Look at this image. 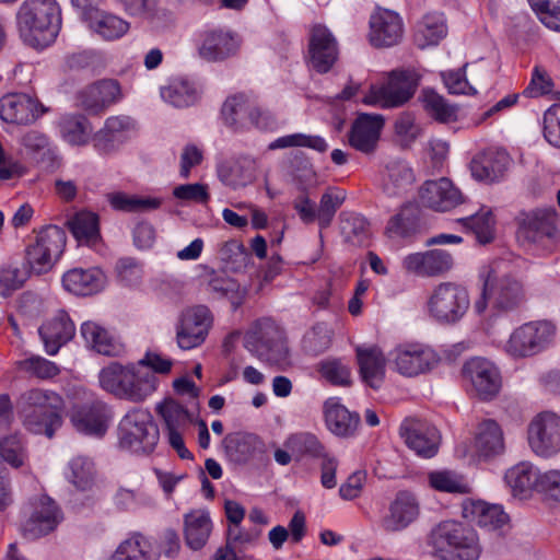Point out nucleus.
I'll list each match as a JSON object with an SVG mask.
<instances>
[{"label": "nucleus", "instance_id": "obj_15", "mask_svg": "<svg viewBox=\"0 0 560 560\" xmlns=\"http://www.w3.org/2000/svg\"><path fill=\"white\" fill-rule=\"evenodd\" d=\"M528 442L540 457H551L560 452V418L552 412L538 415L528 427Z\"/></svg>", "mask_w": 560, "mask_h": 560}, {"label": "nucleus", "instance_id": "obj_42", "mask_svg": "<svg viewBox=\"0 0 560 560\" xmlns=\"http://www.w3.org/2000/svg\"><path fill=\"white\" fill-rule=\"evenodd\" d=\"M108 560H158V555L144 536L133 534L117 546Z\"/></svg>", "mask_w": 560, "mask_h": 560}, {"label": "nucleus", "instance_id": "obj_57", "mask_svg": "<svg viewBox=\"0 0 560 560\" xmlns=\"http://www.w3.org/2000/svg\"><path fill=\"white\" fill-rule=\"evenodd\" d=\"M18 364L23 372L39 380H50L60 373V368L55 362L40 355H31Z\"/></svg>", "mask_w": 560, "mask_h": 560}, {"label": "nucleus", "instance_id": "obj_9", "mask_svg": "<svg viewBox=\"0 0 560 560\" xmlns=\"http://www.w3.org/2000/svg\"><path fill=\"white\" fill-rule=\"evenodd\" d=\"M246 348L260 360L270 364H289V349L283 331L270 319L257 322L245 337Z\"/></svg>", "mask_w": 560, "mask_h": 560}, {"label": "nucleus", "instance_id": "obj_41", "mask_svg": "<svg viewBox=\"0 0 560 560\" xmlns=\"http://www.w3.org/2000/svg\"><path fill=\"white\" fill-rule=\"evenodd\" d=\"M258 171V162L250 156H242L230 166L220 168L222 180L234 188L253 183Z\"/></svg>", "mask_w": 560, "mask_h": 560}, {"label": "nucleus", "instance_id": "obj_7", "mask_svg": "<svg viewBox=\"0 0 560 560\" xmlns=\"http://www.w3.org/2000/svg\"><path fill=\"white\" fill-rule=\"evenodd\" d=\"M470 298L467 289L453 281L439 283L428 299V312L440 324L454 325L467 313Z\"/></svg>", "mask_w": 560, "mask_h": 560}, {"label": "nucleus", "instance_id": "obj_51", "mask_svg": "<svg viewBox=\"0 0 560 560\" xmlns=\"http://www.w3.org/2000/svg\"><path fill=\"white\" fill-rule=\"evenodd\" d=\"M208 291L218 299H228L233 310H236L244 299V292L240 290L238 283L225 275L213 273L208 281Z\"/></svg>", "mask_w": 560, "mask_h": 560}, {"label": "nucleus", "instance_id": "obj_38", "mask_svg": "<svg viewBox=\"0 0 560 560\" xmlns=\"http://www.w3.org/2000/svg\"><path fill=\"white\" fill-rule=\"evenodd\" d=\"M466 380L470 383L471 395L481 400L490 398V361L486 358H472L463 368Z\"/></svg>", "mask_w": 560, "mask_h": 560}, {"label": "nucleus", "instance_id": "obj_49", "mask_svg": "<svg viewBox=\"0 0 560 560\" xmlns=\"http://www.w3.org/2000/svg\"><path fill=\"white\" fill-rule=\"evenodd\" d=\"M106 198L113 209L126 212L153 210L161 206L159 198L137 197L121 191L107 194Z\"/></svg>", "mask_w": 560, "mask_h": 560}, {"label": "nucleus", "instance_id": "obj_17", "mask_svg": "<svg viewBox=\"0 0 560 560\" xmlns=\"http://www.w3.org/2000/svg\"><path fill=\"white\" fill-rule=\"evenodd\" d=\"M46 112L36 97L26 93H9L0 98V118L9 124L32 125Z\"/></svg>", "mask_w": 560, "mask_h": 560}, {"label": "nucleus", "instance_id": "obj_1", "mask_svg": "<svg viewBox=\"0 0 560 560\" xmlns=\"http://www.w3.org/2000/svg\"><path fill=\"white\" fill-rule=\"evenodd\" d=\"M23 40L33 47H46L61 27V10L56 0H24L16 13Z\"/></svg>", "mask_w": 560, "mask_h": 560}, {"label": "nucleus", "instance_id": "obj_5", "mask_svg": "<svg viewBox=\"0 0 560 560\" xmlns=\"http://www.w3.org/2000/svg\"><path fill=\"white\" fill-rule=\"evenodd\" d=\"M420 77L411 69H396L387 74L386 81L372 86L363 103L382 108H397L408 103L415 95Z\"/></svg>", "mask_w": 560, "mask_h": 560}, {"label": "nucleus", "instance_id": "obj_32", "mask_svg": "<svg viewBox=\"0 0 560 560\" xmlns=\"http://www.w3.org/2000/svg\"><path fill=\"white\" fill-rule=\"evenodd\" d=\"M525 300L522 283L504 277L492 287V316L502 315L517 308Z\"/></svg>", "mask_w": 560, "mask_h": 560}, {"label": "nucleus", "instance_id": "obj_6", "mask_svg": "<svg viewBox=\"0 0 560 560\" xmlns=\"http://www.w3.org/2000/svg\"><path fill=\"white\" fill-rule=\"evenodd\" d=\"M557 327L549 320H532L515 328L504 345L512 358L534 357L553 345Z\"/></svg>", "mask_w": 560, "mask_h": 560}, {"label": "nucleus", "instance_id": "obj_18", "mask_svg": "<svg viewBox=\"0 0 560 560\" xmlns=\"http://www.w3.org/2000/svg\"><path fill=\"white\" fill-rule=\"evenodd\" d=\"M122 98L120 84L116 80L104 79L84 86L77 94V106L97 115Z\"/></svg>", "mask_w": 560, "mask_h": 560}, {"label": "nucleus", "instance_id": "obj_52", "mask_svg": "<svg viewBox=\"0 0 560 560\" xmlns=\"http://www.w3.org/2000/svg\"><path fill=\"white\" fill-rule=\"evenodd\" d=\"M341 218V233L345 240L354 246L364 245L370 237L366 219L357 213H342Z\"/></svg>", "mask_w": 560, "mask_h": 560}, {"label": "nucleus", "instance_id": "obj_19", "mask_svg": "<svg viewBox=\"0 0 560 560\" xmlns=\"http://www.w3.org/2000/svg\"><path fill=\"white\" fill-rule=\"evenodd\" d=\"M61 520V511L54 500L40 495L32 502V512L23 525V535L27 539H37L55 530Z\"/></svg>", "mask_w": 560, "mask_h": 560}, {"label": "nucleus", "instance_id": "obj_34", "mask_svg": "<svg viewBox=\"0 0 560 560\" xmlns=\"http://www.w3.org/2000/svg\"><path fill=\"white\" fill-rule=\"evenodd\" d=\"M63 288L77 295H91L100 292L105 284V275L98 268H73L62 277Z\"/></svg>", "mask_w": 560, "mask_h": 560}, {"label": "nucleus", "instance_id": "obj_23", "mask_svg": "<svg viewBox=\"0 0 560 560\" xmlns=\"http://www.w3.org/2000/svg\"><path fill=\"white\" fill-rule=\"evenodd\" d=\"M400 16L390 10L378 9L370 18V43L374 47H392L402 38Z\"/></svg>", "mask_w": 560, "mask_h": 560}, {"label": "nucleus", "instance_id": "obj_47", "mask_svg": "<svg viewBox=\"0 0 560 560\" xmlns=\"http://www.w3.org/2000/svg\"><path fill=\"white\" fill-rule=\"evenodd\" d=\"M68 226L81 243L93 244L100 237L98 217L91 211H80L69 221Z\"/></svg>", "mask_w": 560, "mask_h": 560}, {"label": "nucleus", "instance_id": "obj_29", "mask_svg": "<svg viewBox=\"0 0 560 560\" xmlns=\"http://www.w3.org/2000/svg\"><path fill=\"white\" fill-rule=\"evenodd\" d=\"M89 28L106 40L124 36L129 30V23L118 15L100 10L97 7L80 12Z\"/></svg>", "mask_w": 560, "mask_h": 560}, {"label": "nucleus", "instance_id": "obj_62", "mask_svg": "<svg viewBox=\"0 0 560 560\" xmlns=\"http://www.w3.org/2000/svg\"><path fill=\"white\" fill-rule=\"evenodd\" d=\"M30 270L25 267L9 265L0 269V295L7 296L19 290L30 277Z\"/></svg>", "mask_w": 560, "mask_h": 560}, {"label": "nucleus", "instance_id": "obj_30", "mask_svg": "<svg viewBox=\"0 0 560 560\" xmlns=\"http://www.w3.org/2000/svg\"><path fill=\"white\" fill-rule=\"evenodd\" d=\"M415 174L407 162L396 159L386 164L382 190L389 198H400L412 189Z\"/></svg>", "mask_w": 560, "mask_h": 560}, {"label": "nucleus", "instance_id": "obj_31", "mask_svg": "<svg viewBox=\"0 0 560 560\" xmlns=\"http://www.w3.org/2000/svg\"><path fill=\"white\" fill-rule=\"evenodd\" d=\"M222 446L229 460L234 464H246L264 452L260 439L246 432L228 434L222 441Z\"/></svg>", "mask_w": 560, "mask_h": 560}, {"label": "nucleus", "instance_id": "obj_44", "mask_svg": "<svg viewBox=\"0 0 560 560\" xmlns=\"http://www.w3.org/2000/svg\"><path fill=\"white\" fill-rule=\"evenodd\" d=\"M159 378L152 372L133 365V380L124 389L121 399L141 402L156 390Z\"/></svg>", "mask_w": 560, "mask_h": 560}, {"label": "nucleus", "instance_id": "obj_60", "mask_svg": "<svg viewBox=\"0 0 560 560\" xmlns=\"http://www.w3.org/2000/svg\"><path fill=\"white\" fill-rule=\"evenodd\" d=\"M290 147H305L318 152H325L328 149V144L324 138L304 133H293L280 137L269 145L272 150Z\"/></svg>", "mask_w": 560, "mask_h": 560}, {"label": "nucleus", "instance_id": "obj_59", "mask_svg": "<svg viewBox=\"0 0 560 560\" xmlns=\"http://www.w3.org/2000/svg\"><path fill=\"white\" fill-rule=\"evenodd\" d=\"M538 20L549 30L560 32V0H527Z\"/></svg>", "mask_w": 560, "mask_h": 560}, {"label": "nucleus", "instance_id": "obj_27", "mask_svg": "<svg viewBox=\"0 0 560 560\" xmlns=\"http://www.w3.org/2000/svg\"><path fill=\"white\" fill-rule=\"evenodd\" d=\"M541 471L530 462H520L504 472V482L515 498L528 499L538 490Z\"/></svg>", "mask_w": 560, "mask_h": 560}, {"label": "nucleus", "instance_id": "obj_37", "mask_svg": "<svg viewBox=\"0 0 560 560\" xmlns=\"http://www.w3.org/2000/svg\"><path fill=\"white\" fill-rule=\"evenodd\" d=\"M185 540L189 548L201 549L209 539L212 522L207 511L195 510L184 517Z\"/></svg>", "mask_w": 560, "mask_h": 560}, {"label": "nucleus", "instance_id": "obj_56", "mask_svg": "<svg viewBox=\"0 0 560 560\" xmlns=\"http://www.w3.org/2000/svg\"><path fill=\"white\" fill-rule=\"evenodd\" d=\"M422 104L424 109L436 120L446 122L453 121L457 117V108L432 90L422 92Z\"/></svg>", "mask_w": 560, "mask_h": 560}, {"label": "nucleus", "instance_id": "obj_10", "mask_svg": "<svg viewBox=\"0 0 560 560\" xmlns=\"http://www.w3.org/2000/svg\"><path fill=\"white\" fill-rule=\"evenodd\" d=\"M66 245V233L57 225L42 229L35 242L25 249V267L30 273L42 275L49 271Z\"/></svg>", "mask_w": 560, "mask_h": 560}, {"label": "nucleus", "instance_id": "obj_63", "mask_svg": "<svg viewBox=\"0 0 560 560\" xmlns=\"http://www.w3.org/2000/svg\"><path fill=\"white\" fill-rule=\"evenodd\" d=\"M537 493L548 504L560 506V469L541 472Z\"/></svg>", "mask_w": 560, "mask_h": 560}, {"label": "nucleus", "instance_id": "obj_3", "mask_svg": "<svg viewBox=\"0 0 560 560\" xmlns=\"http://www.w3.org/2000/svg\"><path fill=\"white\" fill-rule=\"evenodd\" d=\"M63 400L59 394L44 388L24 392L18 408L24 427L35 434L51 439L62 424L61 410Z\"/></svg>", "mask_w": 560, "mask_h": 560}, {"label": "nucleus", "instance_id": "obj_58", "mask_svg": "<svg viewBox=\"0 0 560 560\" xmlns=\"http://www.w3.org/2000/svg\"><path fill=\"white\" fill-rule=\"evenodd\" d=\"M69 468L68 479L78 489L86 490L92 487L94 481V464L90 458L84 456L74 457L70 462Z\"/></svg>", "mask_w": 560, "mask_h": 560}, {"label": "nucleus", "instance_id": "obj_36", "mask_svg": "<svg viewBox=\"0 0 560 560\" xmlns=\"http://www.w3.org/2000/svg\"><path fill=\"white\" fill-rule=\"evenodd\" d=\"M135 130V121L128 116H112L94 136V145L102 152H109L126 140Z\"/></svg>", "mask_w": 560, "mask_h": 560}, {"label": "nucleus", "instance_id": "obj_2", "mask_svg": "<svg viewBox=\"0 0 560 560\" xmlns=\"http://www.w3.org/2000/svg\"><path fill=\"white\" fill-rule=\"evenodd\" d=\"M427 545L436 560H478L482 552L477 533L456 521H443L434 526Z\"/></svg>", "mask_w": 560, "mask_h": 560}, {"label": "nucleus", "instance_id": "obj_20", "mask_svg": "<svg viewBox=\"0 0 560 560\" xmlns=\"http://www.w3.org/2000/svg\"><path fill=\"white\" fill-rule=\"evenodd\" d=\"M419 202L422 207L445 212L464 202L460 190L446 177L427 180L419 189Z\"/></svg>", "mask_w": 560, "mask_h": 560}, {"label": "nucleus", "instance_id": "obj_33", "mask_svg": "<svg viewBox=\"0 0 560 560\" xmlns=\"http://www.w3.org/2000/svg\"><path fill=\"white\" fill-rule=\"evenodd\" d=\"M325 422L328 430L338 436L352 435L360 423V416L349 411L338 398L331 397L324 405Z\"/></svg>", "mask_w": 560, "mask_h": 560}, {"label": "nucleus", "instance_id": "obj_45", "mask_svg": "<svg viewBox=\"0 0 560 560\" xmlns=\"http://www.w3.org/2000/svg\"><path fill=\"white\" fill-rule=\"evenodd\" d=\"M161 97L177 108H184L197 103L200 92L187 80H174L161 89Z\"/></svg>", "mask_w": 560, "mask_h": 560}, {"label": "nucleus", "instance_id": "obj_25", "mask_svg": "<svg viewBox=\"0 0 560 560\" xmlns=\"http://www.w3.org/2000/svg\"><path fill=\"white\" fill-rule=\"evenodd\" d=\"M420 514V505L416 495L409 491H399L390 503L388 514L381 523L387 533L404 530L413 523Z\"/></svg>", "mask_w": 560, "mask_h": 560}, {"label": "nucleus", "instance_id": "obj_35", "mask_svg": "<svg viewBox=\"0 0 560 560\" xmlns=\"http://www.w3.org/2000/svg\"><path fill=\"white\" fill-rule=\"evenodd\" d=\"M357 360L363 381L371 387L377 388L385 376L386 358L376 346L357 347Z\"/></svg>", "mask_w": 560, "mask_h": 560}, {"label": "nucleus", "instance_id": "obj_54", "mask_svg": "<svg viewBox=\"0 0 560 560\" xmlns=\"http://www.w3.org/2000/svg\"><path fill=\"white\" fill-rule=\"evenodd\" d=\"M346 200V192L339 188H328L320 197L318 211V225L320 229L328 228Z\"/></svg>", "mask_w": 560, "mask_h": 560}, {"label": "nucleus", "instance_id": "obj_61", "mask_svg": "<svg viewBox=\"0 0 560 560\" xmlns=\"http://www.w3.org/2000/svg\"><path fill=\"white\" fill-rule=\"evenodd\" d=\"M167 430L184 429L189 423L188 411L173 399L165 400L158 407Z\"/></svg>", "mask_w": 560, "mask_h": 560}, {"label": "nucleus", "instance_id": "obj_55", "mask_svg": "<svg viewBox=\"0 0 560 560\" xmlns=\"http://www.w3.org/2000/svg\"><path fill=\"white\" fill-rule=\"evenodd\" d=\"M463 228L471 233L480 245L490 242V209L481 207V209L465 218L458 219Z\"/></svg>", "mask_w": 560, "mask_h": 560}, {"label": "nucleus", "instance_id": "obj_43", "mask_svg": "<svg viewBox=\"0 0 560 560\" xmlns=\"http://www.w3.org/2000/svg\"><path fill=\"white\" fill-rule=\"evenodd\" d=\"M81 335L85 342L101 354L114 357L122 351V346L109 336L106 329L96 323H83L81 326Z\"/></svg>", "mask_w": 560, "mask_h": 560}, {"label": "nucleus", "instance_id": "obj_24", "mask_svg": "<svg viewBox=\"0 0 560 560\" xmlns=\"http://www.w3.org/2000/svg\"><path fill=\"white\" fill-rule=\"evenodd\" d=\"M383 127L382 115L360 114L349 131V144L361 153H373L377 148Z\"/></svg>", "mask_w": 560, "mask_h": 560}, {"label": "nucleus", "instance_id": "obj_53", "mask_svg": "<svg viewBox=\"0 0 560 560\" xmlns=\"http://www.w3.org/2000/svg\"><path fill=\"white\" fill-rule=\"evenodd\" d=\"M415 208L411 205H405L400 211L390 218L386 226V234L389 237H410L416 233Z\"/></svg>", "mask_w": 560, "mask_h": 560}, {"label": "nucleus", "instance_id": "obj_13", "mask_svg": "<svg viewBox=\"0 0 560 560\" xmlns=\"http://www.w3.org/2000/svg\"><path fill=\"white\" fill-rule=\"evenodd\" d=\"M212 323L213 316L205 305L184 310L176 324L177 346L183 350L201 346L207 339Z\"/></svg>", "mask_w": 560, "mask_h": 560}, {"label": "nucleus", "instance_id": "obj_40", "mask_svg": "<svg viewBox=\"0 0 560 560\" xmlns=\"http://www.w3.org/2000/svg\"><path fill=\"white\" fill-rule=\"evenodd\" d=\"M62 139L71 145H85L89 143L92 126L89 119L80 114L63 115L58 121Z\"/></svg>", "mask_w": 560, "mask_h": 560}, {"label": "nucleus", "instance_id": "obj_28", "mask_svg": "<svg viewBox=\"0 0 560 560\" xmlns=\"http://www.w3.org/2000/svg\"><path fill=\"white\" fill-rule=\"evenodd\" d=\"M238 46V40L233 33L211 30L203 33L198 52L202 59L217 62L235 55Z\"/></svg>", "mask_w": 560, "mask_h": 560}, {"label": "nucleus", "instance_id": "obj_14", "mask_svg": "<svg viewBox=\"0 0 560 560\" xmlns=\"http://www.w3.org/2000/svg\"><path fill=\"white\" fill-rule=\"evenodd\" d=\"M70 421L77 431L101 438L112 421L113 412L108 405L100 399L75 404L70 410Z\"/></svg>", "mask_w": 560, "mask_h": 560}, {"label": "nucleus", "instance_id": "obj_64", "mask_svg": "<svg viewBox=\"0 0 560 560\" xmlns=\"http://www.w3.org/2000/svg\"><path fill=\"white\" fill-rule=\"evenodd\" d=\"M331 342V331L323 324L315 325L303 338V349L313 355L326 351Z\"/></svg>", "mask_w": 560, "mask_h": 560}, {"label": "nucleus", "instance_id": "obj_50", "mask_svg": "<svg viewBox=\"0 0 560 560\" xmlns=\"http://www.w3.org/2000/svg\"><path fill=\"white\" fill-rule=\"evenodd\" d=\"M122 11L131 16L149 22H155L165 16L160 0H115Z\"/></svg>", "mask_w": 560, "mask_h": 560}, {"label": "nucleus", "instance_id": "obj_8", "mask_svg": "<svg viewBox=\"0 0 560 560\" xmlns=\"http://www.w3.org/2000/svg\"><path fill=\"white\" fill-rule=\"evenodd\" d=\"M221 116L224 125L237 132L247 131L253 127L268 130L277 125L269 112L261 109L244 93L229 96L222 105Z\"/></svg>", "mask_w": 560, "mask_h": 560}, {"label": "nucleus", "instance_id": "obj_39", "mask_svg": "<svg viewBox=\"0 0 560 560\" xmlns=\"http://www.w3.org/2000/svg\"><path fill=\"white\" fill-rule=\"evenodd\" d=\"M427 479L430 488L438 492L451 494H468L471 492L467 478L455 470H431L428 472Z\"/></svg>", "mask_w": 560, "mask_h": 560}, {"label": "nucleus", "instance_id": "obj_26", "mask_svg": "<svg viewBox=\"0 0 560 560\" xmlns=\"http://www.w3.org/2000/svg\"><path fill=\"white\" fill-rule=\"evenodd\" d=\"M74 332V324L63 311L44 322L38 328L39 337L48 355L57 354L59 349L73 338Z\"/></svg>", "mask_w": 560, "mask_h": 560}, {"label": "nucleus", "instance_id": "obj_46", "mask_svg": "<svg viewBox=\"0 0 560 560\" xmlns=\"http://www.w3.org/2000/svg\"><path fill=\"white\" fill-rule=\"evenodd\" d=\"M446 21L442 13H429L424 15L418 26L415 39L420 48L438 45L446 36Z\"/></svg>", "mask_w": 560, "mask_h": 560}, {"label": "nucleus", "instance_id": "obj_22", "mask_svg": "<svg viewBox=\"0 0 560 560\" xmlns=\"http://www.w3.org/2000/svg\"><path fill=\"white\" fill-rule=\"evenodd\" d=\"M402 266L408 272L420 277H439L453 268L454 259L447 250L430 249L406 256Z\"/></svg>", "mask_w": 560, "mask_h": 560}, {"label": "nucleus", "instance_id": "obj_4", "mask_svg": "<svg viewBox=\"0 0 560 560\" xmlns=\"http://www.w3.org/2000/svg\"><path fill=\"white\" fill-rule=\"evenodd\" d=\"M118 439L121 448L136 454H150L158 445L160 431L148 410L135 408L120 420Z\"/></svg>", "mask_w": 560, "mask_h": 560}, {"label": "nucleus", "instance_id": "obj_21", "mask_svg": "<svg viewBox=\"0 0 560 560\" xmlns=\"http://www.w3.org/2000/svg\"><path fill=\"white\" fill-rule=\"evenodd\" d=\"M310 62L318 73H327L338 60V43L322 24L312 27L308 43Z\"/></svg>", "mask_w": 560, "mask_h": 560}, {"label": "nucleus", "instance_id": "obj_12", "mask_svg": "<svg viewBox=\"0 0 560 560\" xmlns=\"http://www.w3.org/2000/svg\"><path fill=\"white\" fill-rule=\"evenodd\" d=\"M557 235V212L553 208L535 209L521 214L517 238L523 244L546 247Z\"/></svg>", "mask_w": 560, "mask_h": 560}, {"label": "nucleus", "instance_id": "obj_48", "mask_svg": "<svg viewBox=\"0 0 560 560\" xmlns=\"http://www.w3.org/2000/svg\"><path fill=\"white\" fill-rule=\"evenodd\" d=\"M284 447L289 450L292 455L300 459L305 455L312 457L325 456V447L318 441L316 435L310 432H298L288 436L284 441Z\"/></svg>", "mask_w": 560, "mask_h": 560}, {"label": "nucleus", "instance_id": "obj_11", "mask_svg": "<svg viewBox=\"0 0 560 560\" xmlns=\"http://www.w3.org/2000/svg\"><path fill=\"white\" fill-rule=\"evenodd\" d=\"M387 360L398 374L415 377L431 371L438 364L439 355L427 345L401 342L388 352Z\"/></svg>", "mask_w": 560, "mask_h": 560}, {"label": "nucleus", "instance_id": "obj_16", "mask_svg": "<svg viewBox=\"0 0 560 560\" xmlns=\"http://www.w3.org/2000/svg\"><path fill=\"white\" fill-rule=\"evenodd\" d=\"M399 433L406 445L418 456L431 458L438 454L441 436L431 423L418 418H406Z\"/></svg>", "mask_w": 560, "mask_h": 560}]
</instances>
